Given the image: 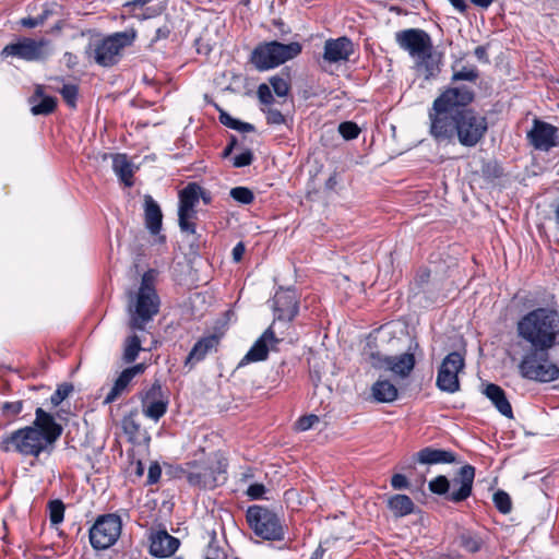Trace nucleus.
I'll return each instance as SVG.
<instances>
[{"instance_id": "obj_1", "label": "nucleus", "mask_w": 559, "mask_h": 559, "mask_svg": "<svg viewBox=\"0 0 559 559\" xmlns=\"http://www.w3.org/2000/svg\"><path fill=\"white\" fill-rule=\"evenodd\" d=\"M515 331L526 349L518 365L521 377L539 383L558 380L559 366L550 359V352L559 347V311L533 309L519 319Z\"/></svg>"}, {"instance_id": "obj_2", "label": "nucleus", "mask_w": 559, "mask_h": 559, "mask_svg": "<svg viewBox=\"0 0 559 559\" xmlns=\"http://www.w3.org/2000/svg\"><path fill=\"white\" fill-rule=\"evenodd\" d=\"M474 90L466 85L448 87L432 103L428 111L429 134L437 143H452L474 147L488 131L487 118L468 108L474 102Z\"/></svg>"}, {"instance_id": "obj_3", "label": "nucleus", "mask_w": 559, "mask_h": 559, "mask_svg": "<svg viewBox=\"0 0 559 559\" xmlns=\"http://www.w3.org/2000/svg\"><path fill=\"white\" fill-rule=\"evenodd\" d=\"M62 431V426L56 421L50 413L37 407L32 425L1 437L0 450L5 453L13 452L35 459H38L41 454L50 455Z\"/></svg>"}, {"instance_id": "obj_4", "label": "nucleus", "mask_w": 559, "mask_h": 559, "mask_svg": "<svg viewBox=\"0 0 559 559\" xmlns=\"http://www.w3.org/2000/svg\"><path fill=\"white\" fill-rule=\"evenodd\" d=\"M156 271H146L141 278L136 293L130 295L129 326L134 331H144L145 325L153 320L159 311L160 300L155 289Z\"/></svg>"}, {"instance_id": "obj_5", "label": "nucleus", "mask_w": 559, "mask_h": 559, "mask_svg": "<svg viewBox=\"0 0 559 559\" xmlns=\"http://www.w3.org/2000/svg\"><path fill=\"white\" fill-rule=\"evenodd\" d=\"M301 52L299 43L282 44L278 41H270L259 45L251 55V62L260 70H269L295 58Z\"/></svg>"}, {"instance_id": "obj_6", "label": "nucleus", "mask_w": 559, "mask_h": 559, "mask_svg": "<svg viewBox=\"0 0 559 559\" xmlns=\"http://www.w3.org/2000/svg\"><path fill=\"white\" fill-rule=\"evenodd\" d=\"M226 467L224 461L191 462L185 471L188 483L199 489H214L226 481Z\"/></svg>"}, {"instance_id": "obj_7", "label": "nucleus", "mask_w": 559, "mask_h": 559, "mask_svg": "<svg viewBox=\"0 0 559 559\" xmlns=\"http://www.w3.org/2000/svg\"><path fill=\"white\" fill-rule=\"evenodd\" d=\"M134 37V32L115 33L91 44L87 50L88 57L102 67H111L119 61L122 49L131 45Z\"/></svg>"}, {"instance_id": "obj_8", "label": "nucleus", "mask_w": 559, "mask_h": 559, "mask_svg": "<svg viewBox=\"0 0 559 559\" xmlns=\"http://www.w3.org/2000/svg\"><path fill=\"white\" fill-rule=\"evenodd\" d=\"M247 522L253 533L265 540H283L285 528L278 515L261 506L249 507L246 513Z\"/></svg>"}, {"instance_id": "obj_9", "label": "nucleus", "mask_w": 559, "mask_h": 559, "mask_svg": "<svg viewBox=\"0 0 559 559\" xmlns=\"http://www.w3.org/2000/svg\"><path fill=\"white\" fill-rule=\"evenodd\" d=\"M121 530L122 522L119 515L114 513L99 515L90 528V543L94 549H107L118 540Z\"/></svg>"}, {"instance_id": "obj_10", "label": "nucleus", "mask_w": 559, "mask_h": 559, "mask_svg": "<svg viewBox=\"0 0 559 559\" xmlns=\"http://www.w3.org/2000/svg\"><path fill=\"white\" fill-rule=\"evenodd\" d=\"M419 347L418 343H414L408 348V352L399 356H382L380 353H369L368 360L373 368L386 369L401 378H406L411 374L415 367V356L411 350H416Z\"/></svg>"}, {"instance_id": "obj_11", "label": "nucleus", "mask_w": 559, "mask_h": 559, "mask_svg": "<svg viewBox=\"0 0 559 559\" xmlns=\"http://www.w3.org/2000/svg\"><path fill=\"white\" fill-rule=\"evenodd\" d=\"M465 360L459 352L448 354L438 370L436 385L447 393H455L460 390L459 373L464 369Z\"/></svg>"}, {"instance_id": "obj_12", "label": "nucleus", "mask_w": 559, "mask_h": 559, "mask_svg": "<svg viewBox=\"0 0 559 559\" xmlns=\"http://www.w3.org/2000/svg\"><path fill=\"white\" fill-rule=\"evenodd\" d=\"M49 44L50 41L46 38L36 40L29 37H23L16 43L7 45L2 49L1 55L16 57L26 61H38L49 56Z\"/></svg>"}, {"instance_id": "obj_13", "label": "nucleus", "mask_w": 559, "mask_h": 559, "mask_svg": "<svg viewBox=\"0 0 559 559\" xmlns=\"http://www.w3.org/2000/svg\"><path fill=\"white\" fill-rule=\"evenodd\" d=\"M395 40L401 49L413 58H418L432 50V40L427 32L420 28H408L396 33Z\"/></svg>"}, {"instance_id": "obj_14", "label": "nucleus", "mask_w": 559, "mask_h": 559, "mask_svg": "<svg viewBox=\"0 0 559 559\" xmlns=\"http://www.w3.org/2000/svg\"><path fill=\"white\" fill-rule=\"evenodd\" d=\"M274 326L277 322H290L299 312V301L295 289H278L273 298Z\"/></svg>"}, {"instance_id": "obj_15", "label": "nucleus", "mask_w": 559, "mask_h": 559, "mask_svg": "<svg viewBox=\"0 0 559 559\" xmlns=\"http://www.w3.org/2000/svg\"><path fill=\"white\" fill-rule=\"evenodd\" d=\"M527 139L535 150L548 152L558 145V129L548 122L534 119Z\"/></svg>"}, {"instance_id": "obj_16", "label": "nucleus", "mask_w": 559, "mask_h": 559, "mask_svg": "<svg viewBox=\"0 0 559 559\" xmlns=\"http://www.w3.org/2000/svg\"><path fill=\"white\" fill-rule=\"evenodd\" d=\"M475 478V467L466 464L462 466L456 476L450 480L452 490L447 496V500L459 503L466 500L473 490Z\"/></svg>"}, {"instance_id": "obj_17", "label": "nucleus", "mask_w": 559, "mask_h": 559, "mask_svg": "<svg viewBox=\"0 0 559 559\" xmlns=\"http://www.w3.org/2000/svg\"><path fill=\"white\" fill-rule=\"evenodd\" d=\"M278 343L280 338L275 336L273 325L269 326L245 355L240 365L265 360L267 358L269 350L274 348Z\"/></svg>"}, {"instance_id": "obj_18", "label": "nucleus", "mask_w": 559, "mask_h": 559, "mask_svg": "<svg viewBox=\"0 0 559 559\" xmlns=\"http://www.w3.org/2000/svg\"><path fill=\"white\" fill-rule=\"evenodd\" d=\"M180 540L165 530L157 531L150 536V554L155 558H168L179 548Z\"/></svg>"}, {"instance_id": "obj_19", "label": "nucleus", "mask_w": 559, "mask_h": 559, "mask_svg": "<svg viewBox=\"0 0 559 559\" xmlns=\"http://www.w3.org/2000/svg\"><path fill=\"white\" fill-rule=\"evenodd\" d=\"M354 52L353 43L347 37L329 39L324 45V59L331 63L347 61Z\"/></svg>"}, {"instance_id": "obj_20", "label": "nucleus", "mask_w": 559, "mask_h": 559, "mask_svg": "<svg viewBox=\"0 0 559 559\" xmlns=\"http://www.w3.org/2000/svg\"><path fill=\"white\" fill-rule=\"evenodd\" d=\"M153 0H132L123 4L126 12L139 21L156 17L165 9L162 3L150 4Z\"/></svg>"}, {"instance_id": "obj_21", "label": "nucleus", "mask_w": 559, "mask_h": 559, "mask_svg": "<svg viewBox=\"0 0 559 559\" xmlns=\"http://www.w3.org/2000/svg\"><path fill=\"white\" fill-rule=\"evenodd\" d=\"M452 451L426 447L414 454V461L423 465L450 464L455 462Z\"/></svg>"}, {"instance_id": "obj_22", "label": "nucleus", "mask_w": 559, "mask_h": 559, "mask_svg": "<svg viewBox=\"0 0 559 559\" xmlns=\"http://www.w3.org/2000/svg\"><path fill=\"white\" fill-rule=\"evenodd\" d=\"M219 344V337L215 334H210L200 338L191 348L189 355L186 358V366H194L195 364L202 361L206 355L216 349Z\"/></svg>"}, {"instance_id": "obj_23", "label": "nucleus", "mask_w": 559, "mask_h": 559, "mask_svg": "<svg viewBox=\"0 0 559 559\" xmlns=\"http://www.w3.org/2000/svg\"><path fill=\"white\" fill-rule=\"evenodd\" d=\"M145 226L152 235H157L162 229L163 213L158 203L150 195L144 197Z\"/></svg>"}, {"instance_id": "obj_24", "label": "nucleus", "mask_w": 559, "mask_h": 559, "mask_svg": "<svg viewBox=\"0 0 559 559\" xmlns=\"http://www.w3.org/2000/svg\"><path fill=\"white\" fill-rule=\"evenodd\" d=\"M32 105L31 111L34 116H47L53 112L57 106V99L52 96L44 95L43 86H36L34 94L29 98Z\"/></svg>"}, {"instance_id": "obj_25", "label": "nucleus", "mask_w": 559, "mask_h": 559, "mask_svg": "<svg viewBox=\"0 0 559 559\" xmlns=\"http://www.w3.org/2000/svg\"><path fill=\"white\" fill-rule=\"evenodd\" d=\"M484 394L491 401L500 414L507 418H513L512 406L501 386L495 383H489L486 385Z\"/></svg>"}, {"instance_id": "obj_26", "label": "nucleus", "mask_w": 559, "mask_h": 559, "mask_svg": "<svg viewBox=\"0 0 559 559\" xmlns=\"http://www.w3.org/2000/svg\"><path fill=\"white\" fill-rule=\"evenodd\" d=\"M415 69L424 80L429 81L436 78L440 72L439 62L432 57V50L421 57L416 58Z\"/></svg>"}, {"instance_id": "obj_27", "label": "nucleus", "mask_w": 559, "mask_h": 559, "mask_svg": "<svg viewBox=\"0 0 559 559\" xmlns=\"http://www.w3.org/2000/svg\"><path fill=\"white\" fill-rule=\"evenodd\" d=\"M112 169L127 187L133 186V166L126 154L114 155Z\"/></svg>"}, {"instance_id": "obj_28", "label": "nucleus", "mask_w": 559, "mask_h": 559, "mask_svg": "<svg viewBox=\"0 0 559 559\" xmlns=\"http://www.w3.org/2000/svg\"><path fill=\"white\" fill-rule=\"evenodd\" d=\"M371 392L373 399L380 403H390L397 397V389L389 380H378L374 382Z\"/></svg>"}, {"instance_id": "obj_29", "label": "nucleus", "mask_w": 559, "mask_h": 559, "mask_svg": "<svg viewBox=\"0 0 559 559\" xmlns=\"http://www.w3.org/2000/svg\"><path fill=\"white\" fill-rule=\"evenodd\" d=\"M389 509L394 513L395 516H405L414 511V502L406 495H394L388 501Z\"/></svg>"}, {"instance_id": "obj_30", "label": "nucleus", "mask_w": 559, "mask_h": 559, "mask_svg": "<svg viewBox=\"0 0 559 559\" xmlns=\"http://www.w3.org/2000/svg\"><path fill=\"white\" fill-rule=\"evenodd\" d=\"M132 378L123 370L114 382L110 391L106 395L104 403L110 404L115 402L119 396L129 391V385L132 382Z\"/></svg>"}, {"instance_id": "obj_31", "label": "nucleus", "mask_w": 559, "mask_h": 559, "mask_svg": "<svg viewBox=\"0 0 559 559\" xmlns=\"http://www.w3.org/2000/svg\"><path fill=\"white\" fill-rule=\"evenodd\" d=\"M198 190H199V185L197 182L188 183L179 192V207L195 210V206L199 203Z\"/></svg>"}, {"instance_id": "obj_32", "label": "nucleus", "mask_w": 559, "mask_h": 559, "mask_svg": "<svg viewBox=\"0 0 559 559\" xmlns=\"http://www.w3.org/2000/svg\"><path fill=\"white\" fill-rule=\"evenodd\" d=\"M198 218L197 210L178 207V224L182 233L194 235L197 233L195 219Z\"/></svg>"}, {"instance_id": "obj_33", "label": "nucleus", "mask_w": 559, "mask_h": 559, "mask_svg": "<svg viewBox=\"0 0 559 559\" xmlns=\"http://www.w3.org/2000/svg\"><path fill=\"white\" fill-rule=\"evenodd\" d=\"M142 349L141 340L136 334L130 335L124 341L122 359L124 362H133Z\"/></svg>"}, {"instance_id": "obj_34", "label": "nucleus", "mask_w": 559, "mask_h": 559, "mask_svg": "<svg viewBox=\"0 0 559 559\" xmlns=\"http://www.w3.org/2000/svg\"><path fill=\"white\" fill-rule=\"evenodd\" d=\"M168 402L165 400L151 401L147 404H142L143 414L157 421L160 417H163L167 412Z\"/></svg>"}, {"instance_id": "obj_35", "label": "nucleus", "mask_w": 559, "mask_h": 559, "mask_svg": "<svg viewBox=\"0 0 559 559\" xmlns=\"http://www.w3.org/2000/svg\"><path fill=\"white\" fill-rule=\"evenodd\" d=\"M219 122L225 127L237 130L239 132H252L254 131V127L251 123L242 122L234 117H231L228 112L221 110L219 112Z\"/></svg>"}, {"instance_id": "obj_36", "label": "nucleus", "mask_w": 559, "mask_h": 559, "mask_svg": "<svg viewBox=\"0 0 559 559\" xmlns=\"http://www.w3.org/2000/svg\"><path fill=\"white\" fill-rule=\"evenodd\" d=\"M459 542L460 546L471 554L479 551L483 546L481 538L471 532H462L459 536Z\"/></svg>"}, {"instance_id": "obj_37", "label": "nucleus", "mask_w": 559, "mask_h": 559, "mask_svg": "<svg viewBox=\"0 0 559 559\" xmlns=\"http://www.w3.org/2000/svg\"><path fill=\"white\" fill-rule=\"evenodd\" d=\"M64 510L66 506L59 499L48 502L49 520L51 525H58L63 521Z\"/></svg>"}, {"instance_id": "obj_38", "label": "nucleus", "mask_w": 559, "mask_h": 559, "mask_svg": "<svg viewBox=\"0 0 559 559\" xmlns=\"http://www.w3.org/2000/svg\"><path fill=\"white\" fill-rule=\"evenodd\" d=\"M429 490L436 495H449L451 489V483L450 480L443 476H437L436 478L431 479L428 484Z\"/></svg>"}, {"instance_id": "obj_39", "label": "nucleus", "mask_w": 559, "mask_h": 559, "mask_svg": "<svg viewBox=\"0 0 559 559\" xmlns=\"http://www.w3.org/2000/svg\"><path fill=\"white\" fill-rule=\"evenodd\" d=\"M493 503L498 511L503 514H508L512 509L511 498L503 490H498L493 493Z\"/></svg>"}, {"instance_id": "obj_40", "label": "nucleus", "mask_w": 559, "mask_h": 559, "mask_svg": "<svg viewBox=\"0 0 559 559\" xmlns=\"http://www.w3.org/2000/svg\"><path fill=\"white\" fill-rule=\"evenodd\" d=\"M479 78V72L476 67H463L459 71H454L452 75V82L457 81H468V82H476Z\"/></svg>"}, {"instance_id": "obj_41", "label": "nucleus", "mask_w": 559, "mask_h": 559, "mask_svg": "<svg viewBox=\"0 0 559 559\" xmlns=\"http://www.w3.org/2000/svg\"><path fill=\"white\" fill-rule=\"evenodd\" d=\"M229 194L241 204H250L254 200L253 192L247 187H235L230 190Z\"/></svg>"}, {"instance_id": "obj_42", "label": "nucleus", "mask_w": 559, "mask_h": 559, "mask_svg": "<svg viewBox=\"0 0 559 559\" xmlns=\"http://www.w3.org/2000/svg\"><path fill=\"white\" fill-rule=\"evenodd\" d=\"M24 402L13 401V402H4L1 405V414L3 417L9 419H14L22 411H23Z\"/></svg>"}, {"instance_id": "obj_43", "label": "nucleus", "mask_w": 559, "mask_h": 559, "mask_svg": "<svg viewBox=\"0 0 559 559\" xmlns=\"http://www.w3.org/2000/svg\"><path fill=\"white\" fill-rule=\"evenodd\" d=\"M59 92L67 105L71 108H75L79 94L78 86L75 84H63Z\"/></svg>"}, {"instance_id": "obj_44", "label": "nucleus", "mask_w": 559, "mask_h": 559, "mask_svg": "<svg viewBox=\"0 0 559 559\" xmlns=\"http://www.w3.org/2000/svg\"><path fill=\"white\" fill-rule=\"evenodd\" d=\"M73 391V385L70 383H62L58 385L57 390L50 396V403L53 406H58L66 400Z\"/></svg>"}, {"instance_id": "obj_45", "label": "nucleus", "mask_w": 559, "mask_h": 559, "mask_svg": "<svg viewBox=\"0 0 559 559\" xmlns=\"http://www.w3.org/2000/svg\"><path fill=\"white\" fill-rule=\"evenodd\" d=\"M338 132L345 140H354L359 133V127L353 121H344L338 126Z\"/></svg>"}, {"instance_id": "obj_46", "label": "nucleus", "mask_w": 559, "mask_h": 559, "mask_svg": "<svg viewBox=\"0 0 559 559\" xmlns=\"http://www.w3.org/2000/svg\"><path fill=\"white\" fill-rule=\"evenodd\" d=\"M270 84H271L274 93L280 97L286 96L289 92V85H288L287 81L281 76L276 75V76L271 78Z\"/></svg>"}, {"instance_id": "obj_47", "label": "nucleus", "mask_w": 559, "mask_h": 559, "mask_svg": "<svg viewBox=\"0 0 559 559\" xmlns=\"http://www.w3.org/2000/svg\"><path fill=\"white\" fill-rule=\"evenodd\" d=\"M163 390L162 385L158 382H155L152 384V386L145 391V393L142 396V404H147L151 401H158L163 400Z\"/></svg>"}, {"instance_id": "obj_48", "label": "nucleus", "mask_w": 559, "mask_h": 559, "mask_svg": "<svg viewBox=\"0 0 559 559\" xmlns=\"http://www.w3.org/2000/svg\"><path fill=\"white\" fill-rule=\"evenodd\" d=\"M253 153L251 150H245L240 154L234 156L233 166L236 168L246 167L252 164L253 162Z\"/></svg>"}, {"instance_id": "obj_49", "label": "nucleus", "mask_w": 559, "mask_h": 559, "mask_svg": "<svg viewBox=\"0 0 559 559\" xmlns=\"http://www.w3.org/2000/svg\"><path fill=\"white\" fill-rule=\"evenodd\" d=\"M122 428L127 435L135 436L140 430V424L136 423L132 415L126 416L122 419Z\"/></svg>"}, {"instance_id": "obj_50", "label": "nucleus", "mask_w": 559, "mask_h": 559, "mask_svg": "<svg viewBox=\"0 0 559 559\" xmlns=\"http://www.w3.org/2000/svg\"><path fill=\"white\" fill-rule=\"evenodd\" d=\"M316 423H319V417L317 415H307L302 416L297 420V429L300 431L309 430L313 427Z\"/></svg>"}, {"instance_id": "obj_51", "label": "nucleus", "mask_w": 559, "mask_h": 559, "mask_svg": "<svg viewBox=\"0 0 559 559\" xmlns=\"http://www.w3.org/2000/svg\"><path fill=\"white\" fill-rule=\"evenodd\" d=\"M162 476V468L157 462H152L147 473V485H154L158 483Z\"/></svg>"}, {"instance_id": "obj_52", "label": "nucleus", "mask_w": 559, "mask_h": 559, "mask_svg": "<svg viewBox=\"0 0 559 559\" xmlns=\"http://www.w3.org/2000/svg\"><path fill=\"white\" fill-rule=\"evenodd\" d=\"M266 121L270 124H283L285 123V117L278 109L269 108L266 110Z\"/></svg>"}, {"instance_id": "obj_53", "label": "nucleus", "mask_w": 559, "mask_h": 559, "mask_svg": "<svg viewBox=\"0 0 559 559\" xmlns=\"http://www.w3.org/2000/svg\"><path fill=\"white\" fill-rule=\"evenodd\" d=\"M265 491H266V488H265V486L263 484L255 483V484H252V485H250L248 487L247 495L251 499L258 500V499H261L263 497Z\"/></svg>"}, {"instance_id": "obj_54", "label": "nucleus", "mask_w": 559, "mask_h": 559, "mask_svg": "<svg viewBox=\"0 0 559 559\" xmlns=\"http://www.w3.org/2000/svg\"><path fill=\"white\" fill-rule=\"evenodd\" d=\"M258 97H259V100L265 105H270L274 100L272 92L266 84H261L258 87Z\"/></svg>"}, {"instance_id": "obj_55", "label": "nucleus", "mask_w": 559, "mask_h": 559, "mask_svg": "<svg viewBox=\"0 0 559 559\" xmlns=\"http://www.w3.org/2000/svg\"><path fill=\"white\" fill-rule=\"evenodd\" d=\"M409 485L407 478L403 474H394L391 478V486L395 490H402L407 488Z\"/></svg>"}, {"instance_id": "obj_56", "label": "nucleus", "mask_w": 559, "mask_h": 559, "mask_svg": "<svg viewBox=\"0 0 559 559\" xmlns=\"http://www.w3.org/2000/svg\"><path fill=\"white\" fill-rule=\"evenodd\" d=\"M483 174L487 177L499 178L502 175V171L497 163H487L483 167Z\"/></svg>"}, {"instance_id": "obj_57", "label": "nucleus", "mask_w": 559, "mask_h": 559, "mask_svg": "<svg viewBox=\"0 0 559 559\" xmlns=\"http://www.w3.org/2000/svg\"><path fill=\"white\" fill-rule=\"evenodd\" d=\"M20 24L27 28H34L39 25H43V19L37 17V16H35V17L27 16V17L21 19Z\"/></svg>"}, {"instance_id": "obj_58", "label": "nucleus", "mask_w": 559, "mask_h": 559, "mask_svg": "<svg viewBox=\"0 0 559 559\" xmlns=\"http://www.w3.org/2000/svg\"><path fill=\"white\" fill-rule=\"evenodd\" d=\"M246 251V248H245V245L242 242H238L234 248H233V251H231V254H233V260L235 262H240L242 257H243V253Z\"/></svg>"}, {"instance_id": "obj_59", "label": "nucleus", "mask_w": 559, "mask_h": 559, "mask_svg": "<svg viewBox=\"0 0 559 559\" xmlns=\"http://www.w3.org/2000/svg\"><path fill=\"white\" fill-rule=\"evenodd\" d=\"M237 143H238L237 138L235 135H230L228 144L226 145V147L222 152V157L223 158H227L228 156H230V154L233 153V151L236 147Z\"/></svg>"}, {"instance_id": "obj_60", "label": "nucleus", "mask_w": 559, "mask_h": 559, "mask_svg": "<svg viewBox=\"0 0 559 559\" xmlns=\"http://www.w3.org/2000/svg\"><path fill=\"white\" fill-rule=\"evenodd\" d=\"M170 27L168 25H163L156 29L155 37L153 38L154 41L166 39L170 35Z\"/></svg>"}, {"instance_id": "obj_61", "label": "nucleus", "mask_w": 559, "mask_h": 559, "mask_svg": "<svg viewBox=\"0 0 559 559\" xmlns=\"http://www.w3.org/2000/svg\"><path fill=\"white\" fill-rule=\"evenodd\" d=\"M145 370L144 364H138L132 367L126 368L124 371L134 379L135 376L143 373Z\"/></svg>"}, {"instance_id": "obj_62", "label": "nucleus", "mask_w": 559, "mask_h": 559, "mask_svg": "<svg viewBox=\"0 0 559 559\" xmlns=\"http://www.w3.org/2000/svg\"><path fill=\"white\" fill-rule=\"evenodd\" d=\"M474 55L476 56V58L479 61L485 62V63L489 62L487 49L485 46H477L474 50Z\"/></svg>"}, {"instance_id": "obj_63", "label": "nucleus", "mask_w": 559, "mask_h": 559, "mask_svg": "<svg viewBox=\"0 0 559 559\" xmlns=\"http://www.w3.org/2000/svg\"><path fill=\"white\" fill-rule=\"evenodd\" d=\"M199 201L202 200L204 204H210L212 201V195L209 191L204 190L201 186H199L198 190Z\"/></svg>"}, {"instance_id": "obj_64", "label": "nucleus", "mask_w": 559, "mask_h": 559, "mask_svg": "<svg viewBox=\"0 0 559 559\" xmlns=\"http://www.w3.org/2000/svg\"><path fill=\"white\" fill-rule=\"evenodd\" d=\"M459 12L463 13L467 9V4L464 0H448Z\"/></svg>"}]
</instances>
